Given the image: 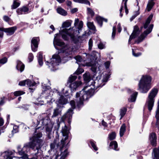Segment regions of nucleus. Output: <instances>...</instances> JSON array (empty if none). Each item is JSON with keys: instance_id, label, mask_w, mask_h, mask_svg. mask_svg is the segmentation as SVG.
<instances>
[{"instance_id": "obj_38", "label": "nucleus", "mask_w": 159, "mask_h": 159, "mask_svg": "<svg viewBox=\"0 0 159 159\" xmlns=\"http://www.w3.org/2000/svg\"><path fill=\"white\" fill-rule=\"evenodd\" d=\"M96 65L95 64H94L92 63H89V66H92L91 69L94 72H95L96 71L97 67L96 66Z\"/></svg>"}, {"instance_id": "obj_36", "label": "nucleus", "mask_w": 159, "mask_h": 159, "mask_svg": "<svg viewBox=\"0 0 159 159\" xmlns=\"http://www.w3.org/2000/svg\"><path fill=\"white\" fill-rule=\"evenodd\" d=\"M71 25L70 23L68 21L64 22L62 24L61 27L62 28H67Z\"/></svg>"}, {"instance_id": "obj_24", "label": "nucleus", "mask_w": 159, "mask_h": 159, "mask_svg": "<svg viewBox=\"0 0 159 159\" xmlns=\"http://www.w3.org/2000/svg\"><path fill=\"white\" fill-rule=\"evenodd\" d=\"M84 80L87 82H89L90 80V75L89 72H86L83 75Z\"/></svg>"}, {"instance_id": "obj_3", "label": "nucleus", "mask_w": 159, "mask_h": 159, "mask_svg": "<svg viewBox=\"0 0 159 159\" xmlns=\"http://www.w3.org/2000/svg\"><path fill=\"white\" fill-rule=\"evenodd\" d=\"M151 77L148 75H143L139 84V89L143 93H146L151 88Z\"/></svg>"}, {"instance_id": "obj_50", "label": "nucleus", "mask_w": 159, "mask_h": 159, "mask_svg": "<svg viewBox=\"0 0 159 159\" xmlns=\"http://www.w3.org/2000/svg\"><path fill=\"white\" fill-rule=\"evenodd\" d=\"M7 61V58L6 57H4L0 60V63L1 64H4L6 63Z\"/></svg>"}, {"instance_id": "obj_17", "label": "nucleus", "mask_w": 159, "mask_h": 159, "mask_svg": "<svg viewBox=\"0 0 159 159\" xmlns=\"http://www.w3.org/2000/svg\"><path fill=\"white\" fill-rule=\"evenodd\" d=\"M25 66L21 61H17V65L16 66V68L18 70H19L20 72H22L24 70Z\"/></svg>"}, {"instance_id": "obj_11", "label": "nucleus", "mask_w": 159, "mask_h": 159, "mask_svg": "<svg viewBox=\"0 0 159 159\" xmlns=\"http://www.w3.org/2000/svg\"><path fill=\"white\" fill-rule=\"evenodd\" d=\"M149 139L151 144L155 146L157 145V136L155 133H152L150 134Z\"/></svg>"}, {"instance_id": "obj_9", "label": "nucleus", "mask_w": 159, "mask_h": 159, "mask_svg": "<svg viewBox=\"0 0 159 159\" xmlns=\"http://www.w3.org/2000/svg\"><path fill=\"white\" fill-rule=\"evenodd\" d=\"M39 39L38 37H34L33 38L31 41V47L32 51L36 52L38 47V42Z\"/></svg>"}, {"instance_id": "obj_56", "label": "nucleus", "mask_w": 159, "mask_h": 159, "mask_svg": "<svg viewBox=\"0 0 159 159\" xmlns=\"http://www.w3.org/2000/svg\"><path fill=\"white\" fill-rule=\"evenodd\" d=\"M26 84V80H23L19 82V85L20 86H25Z\"/></svg>"}, {"instance_id": "obj_29", "label": "nucleus", "mask_w": 159, "mask_h": 159, "mask_svg": "<svg viewBox=\"0 0 159 159\" xmlns=\"http://www.w3.org/2000/svg\"><path fill=\"white\" fill-rule=\"evenodd\" d=\"M88 28L94 31L96 30V28L93 22H88L87 24Z\"/></svg>"}, {"instance_id": "obj_27", "label": "nucleus", "mask_w": 159, "mask_h": 159, "mask_svg": "<svg viewBox=\"0 0 159 159\" xmlns=\"http://www.w3.org/2000/svg\"><path fill=\"white\" fill-rule=\"evenodd\" d=\"M153 0H150L147 5V10L148 11H150L152 8L153 6L154 5V2L153 1Z\"/></svg>"}, {"instance_id": "obj_25", "label": "nucleus", "mask_w": 159, "mask_h": 159, "mask_svg": "<svg viewBox=\"0 0 159 159\" xmlns=\"http://www.w3.org/2000/svg\"><path fill=\"white\" fill-rule=\"evenodd\" d=\"M138 94V93L135 92L131 96L130 98H129L128 101L130 102H133L135 101L137 96Z\"/></svg>"}, {"instance_id": "obj_59", "label": "nucleus", "mask_w": 159, "mask_h": 159, "mask_svg": "<svg viewBox=\"0 0 159 159\" xmlns=\"http://www.w3.org/2000/svg\"><path fill=\"white\" fill-rule=\"evenodd\" d=\"M117 28H118V32L119 33L121 31V30H122V29L121 28V27L120 26V24H118V25H117Z\"/></svg>"}, {"instance_id": "obj_13", "label": "nucleus", "mask_w": 159, "mask_h": 159, "mask_svg": "<svg viewBox=\"0 0 159 159\" xmlns=\"http://www.w3.org/2000/svg\"><path fill=\"white\" fill-rule=\"evenodd\" d=\"M61 106L58 105L57 107L53 109V114L52 116V118L55 117L61 114Z\"/></svg>"}, {"instance_id": "obj_40", "label": "nucleus", "mask_w": 159, "mask_h": 159, "mask_svg": "<svg viewBox=\"0 0 159 159\" xmlns=\"http://www.w3.org/2000/svg\"><path fill=\"white\" fill-rule=\"evenodd\" d=\"M116 133L114 132H113L110 134L109 135V138L110 140H112L114 139L116 137Z\"/></svg>"}, {"instance_id": "obj_2", "label": "nucleus", "mask_w": 159, "mask_h": 159, "mask_svg": "<svg viewBox=\"0 0 159 159\" xmlns=\"http://www.w3.org/2000/svg\"><path fill=\"white\" fill-rule=\"evenodd\" d=\"M42 134L41 133H39L36 134V135L33 136L32 138L33 141L32 142L27 143L25 144V148L26 147H30L33 149L36 147L37 152L35 154L37 155L39 153V151L40 150L41 145L43 141L40 138L42 137Z\"/></svg>"}, {"instance_id": "obj_37", "label": "nucleus", "mask_w": 159, "mask_h": 159, "mask_svg": "<svg viewBox=\"0 0 159 159\" xmlns=\"http://www.w3.org/2000/svg\"><path fill=\"white\" fill-rule=\"evenodd\" d=\"M25 93V92L21 91H16L14 93V94L16 96H19Z\"/></svg>"}, {"instance_id": "obj_62", "label": "nucleus", "mask_w": 159, "mask_h": 159, "mask_svg": "<svg viewBox=\"0 0 159 159\" xmlns=\"http://www.w3.org/2000/svg\"><path fill=\"white\" fill-rule=\"evenodd\" d=\"M5 97H4L1 98V100L0 102V105H2L4 103V102L3 101Z\"/></svg>"}, {"instance_id": "obj_34", "label": "nucleus", "mask_w": 159, "mask_h": 159, "mask_svg": "<svg viewBox=\"0 0 159 159\" xmlns=\"http://www.w3.org/2000/svg\"><path fill=\"white\" fill-rule=\"evenodd\" d=\"M96 20L100 26H102V25L103 18L99 16H97L96 17Z\"/></svg>"}, {"instance_id": "obj_19", "label": "nucleus", "mask_w": 159, "mask_h": 159, "mask_svg": "<svg viewBox=\"0 0 159 159\" xmlns=\"http://www.w3.org/2000/svg\"><path fill=\"white\" fill-rule=\"evenodd\" d=\"M57 11L58 13L62 16H66L67 14L66 11L61 7H58L57 9Z\"/></svg>"}, {"instance_id": "obj_54", "label": "nucleus", "mask_w": 159, "mask_h": 159, "mask_svg": "<svg viewBox=\"0 0 159 159\" xmlns=\"http://www.w3.org/2000/svg\"><path fill=\"white\" fill-rule=\"evenodd\" d=\"M132 53L133 56L135 57H138L141 55V53L140 52H138L137 53H135L133 49L132 50Z\"/></svg>"}, {"instance_id": "obj_20", "label": "nucleus", "mask_w": 159, "mask_h": 159, "mask_svg": "<svg viewBox=\"0 0 159 159\" xmlns=\"http://www.w3.org/2000/svg\"><path fill=\"white\" fill-rule=\"evenodd\" d=\"M153 155H152L153 159H159V147L158 148H154L153 150Z\"/></svg>"}, {"instance_id": "obj_60", "label": "nucleus", "mask_w": 159, "mask_h": 159, "mask_svg": "<svg viewBox=\"0 0 159 159\" xmlns=\"http://www.w3.org/2000/svg\"><path fill=\"white\" fill-rule=\"evenodd\" d=\"M110 65V62L109 61H107L105 63V66L107 68H108Z\"/></svg>"}, {"instance_id": "obj_35", "label": "nucleus", "mask_w": 159, "mask_h": 159, "mask_svg": "<svg viewBox=\"0 0 159 159\" xmlns=\"http://www.w3.org/2000/svg\"><path fill=\"white\" fill-rule=\"evenodd\" d=\"M113 146H114V149L115 150H117L116 148H117L118 146L117 143L116 141H113L110 143V146L112 147Z\"/></svg>"}, {"instance_id": "obj_6", "label": "nucleus", "mask_w": 159, "mask_h": 159, "mask_svg": "<svg viewBox=\"0 0 159 159\" xmlns=\"http://www.w3.org/2000/svg\"><path fill=\"white\" fill-rule=\"evenodd\" d=\"M153 26V25H150L146 31H145L142 34L138 37L137 40L135 41V42L138 43H139L142 42L145 38L146 37L148 34L152 31Z\"/></svg>"}, {"instance_id": "obj_64", "label": "nucleus", "mask_w": 159, "mask_h": 159, "mask_svg": "<svg viewBox=\"0 0 159 159\" xmlns=\"http://www.w3.org/2000/svg\"><path fill=\"white\" fill-rule=\"evenodd\" d=\"M78 11V9L77 8H75L71 10V12L72 13H74Z\"/></svg>"}, {"instance_id": "obj_51", "label": "nucleus", "mask_w": 159, "mask_h": 159, "mask_svg": "<svg viewBox=\"0 0 159 159\" xmlns=\"http://www.w3.org/2000/svg\"><path fill=\"white\" fill-rule=\"evenodd\" d=\"M70 104L72 108L74 109L75 107V102L74 100H71L70 102Z\"/></svg>"}, {"instance_id": "obj_48", "label": "nucleus", "mask_w": 159, "mask_h": 159, "mask_svg": "<svg viewBox=\"0 0 159 159\" xmlns=\"http://www.w3.org/2000/svg\"><path fill=\"white\" fill-rule=\"evenodd\" d=\"M155 117L157 120L156 125L159 128V115H156Z\"/></svg>"}, {"instance_id": "obj_30", "label": "nucleus", "mask_w": 159, "mask_h": 159, "mask_svg": "<svg viewBox=\"0 0 159 159\" xmlns=\"http://www.w3.org/2000/svg\"><path fill=\"white\" fill-rule=\"evenodd\" d=\"M38 62L40 66H41L43 64V56L42 53L40 52H39V53Z\"/></svg>"}, {"instance_id": "obj_8", "label": "nucleus", "mask_w": 159, "mask_h": 159, "mask_svg": "<svg viewBox=\"0 0 159 159\" xmlns=\"http://www.w3.org/2000/svg\"><path fill=\"white\" fill-rule=\"evenodd\" d=\"M61 132L63 136H66V137L64 139H62L61 141L60 144V146H61V149L64 146V145H65L66 143L65 141L68 139V132L67 130V127L66 125H65L64 127H62Z\"/></svg>"}, {"instance_id": "obj_52", "label": "nucleus", "mask_w": 159, "mask_h": 159, "mask_svg": "<svg viewBox=\"0 0 159 159\" xmlns=\"http://www.w3.org/2000/svg\"><path fill=\"white\" fill-rule=\"evenodd\" d=\"M22 157H20L22 159H27L28 158V156L27 154L25 153V151H24V153L22 155Z\"/></svg>"}, {"instance_id": "obj_32", "label": "nucleus", "mask_w": 159, "mask_h": 159, "mask_svg": "<svg viewBox=\"0 0 159 159\" xmlns=\"http://www.w3.org/2000/svg\"><path fill=\"white\" fill-rule=\"evenodd\" d=\"M77 76L71 75L69 78L67 84L68 85L69 83L70 84L72 83L75 80Z\"/></svg>"}, {"instance_id": "obj_15", "label": "nucleus", "mask_w": 159, "mask_h": 159, "mask_svg": "<svg viewBox=\"0 0 159 159\" xmlns=\"http://www.w3.org/2000/svg\"><path fill=\"white\" fill-rule=\"evenodd\" d=\"M29 11V8L26 7H22L18 8L16 10V12L18 15H21Z\"/></svg>"}, {"instance_id": "obj_1", "label": "nucleus", "mask_w": 159, "mask_h": 159, "mask_svg": "<svg viewBox=\"0 0 159 159\" xmlns=\"http://www.w3.org/2000/svg\"><path fill=\"white\" fill-rule=\"evenodd\" d=\"M83 23L82 21H80L79 22V20L78 19H75V21L74 26L78 29V30L77 31L76 30L75 31L73 28L69 29H63L61 32V34H62V38L65 40L68 39L66 35L63 34L64 33L69 36L71 39L74 40L75 37L77 36L79 34V31L81 30L83 27Z\"/></svg>"}, {"instance_id": "obj_63", "label": "nucleus", "mask_w": 159, "mask_h": 159, "mask_svg": "<svg viewBox=\"0 0 159 159\" xmlns=\"http://www.w3.org/2000/svg\"><path fill=\"white\" fill-rule=\"evenodd\" d=\"M4 123V121L3 119L0 118V126H2Z\"/></svg>"}, {"instance_id": "obj_7", "label": "nucleus", "mask_w": 159, "mask_h": 159, "mask_svg": "<svg viewBox=\"0 0 159 159\" xmlns=\"http://www.w3.org/2000/svg\"><path fill=\"white\" fill-rule=\"evenodd\" d=\"M87 87L84 88L81 91L77 93L76 95V97L77 98V102L79 104H81L82 103L83 101L87 98V95L84 90Z\"/></svg>"}, {"instance_id": "obj_26", "label": "nucleus", "mask_w": 159, "mask_h": 159, "mask_svg": "<svg viewBox=\"0 0 159 159\" xmlns=\"http://www.w3.org/2000/svg\"><path fill=\"white\" fill-rule=\"evenodd\" d=\"M125 131V125L123 124L121 126L120 132V137L122 136Z\"/></svg>"}, {"instance_id": "obj_22", "label": "nucleus", "mask_w": 159, "mask_h": 159, "mask_svg": "<svg viewBox=\"0 0 159 159\" xmlns=\"http://www.w3.org/2000/svg\"><path fill=\"white\" fill-rule=\"evenodd\" d=\"M57 102L59 104H64L67 103V100L63 96H61Z\"/></svg>"}, {"instance_id": "obj_16", "label": "nucleus", "mask_w": 159, "mask_h": 159, "mask_svg": "<svg viewBox=\"0 0 159 159\" xmlns=\"http://www.w3.org/2000/svg\"><path fill=\"white\" fill-rule=\"evenodd\" d=\"M25 147V145L24 146L23 148L22 149H21V146L20 145L18 146L17 147V149L18 150L19 153L20 155H22L24 153V151L25 150V152H27L29 151V148H30V147H26L24 149V147Z\"/></svg>"}, {"instance_id": "obj_45", "label": "nucleus", "mask_w": 159, "mask_h": 159, "mask_svg": "<svg viewBox=\"0 0 159 159\" xmlns=\"http://www.w3.org/2000/svg\"><path fill=\"white\" fill-rule=\"evenodd\" d=\"M89 49L91 50L93 46V41L91 39H90L89 42Z\"/></svg>"}, {"instance_id": "obj_31", "label": "nucleus", "mask_w": 159, "mask_h": 159, "mask_svg": "<svg viewBox=\"0 0 159 159\" xmlns=\"http://www.w3.org/2000/svg\"><path fill=\"white\" fill-rule=\"evenodd\" d=\"M75 2H78L81 3H84L90 5V3L88 0H73Z\"/></svg>"}, {"instance_id": "obj_10", "label": "nucleus", "mask_w": 159, "mask_h": 159, "mask_svg": "<svg viewBox=\"0 0 159 159\" xmlns=\"http://www.w3.org/2000/svg\"><path fill=\"white\" fill-rule=\"evenodd\" d=\"M140 33V31L139 30V27L137 25H135L134 28L133 32L131 35L130 36L129 39V42L133 38H135Z\"/></svg>"}, {"instance_id": "obj_44", "label": "nucleus", "mask_w": 159, "mask_h": 159, "mask_svg": "<svg viewBox=\"0 0 159 159\" xmlns=\"http://www.w3.org/2000/svg\"><path fill=\"white\" fill-rule=\"evenodd\" d=\"M3 32H4V28L0 27V37L2 38L3 36Z\"/></svg>"}, {"instance_id": "obj_47", "label": "nucleus", "mask_w": 159, "mask_h": 159, "mask_svg": "<svg viewBox=\"0 0 159 159\" xmlns=\"http://www.w3.org/2000/svg\"><path fill=\"white\" fill-rule=\"evenodd\" d=\"M116 31V27L114 26L112 29V38L114 39L115 37Z\"/></svg>"}, {"instance_id": "obj_42", "label": "nucleus", "mask_w": 159, "mask_h": 159, "mask_svg": "<svg viewBox=\"0 0 159 159\" xmlns=\"http://www.w3.org/2000/svg\"><path fill=\"white\" fill-rule=\"evenodd\" d=\"M84 71V70L83 69L78 68L75 71V73L77 75H79L81 74Z\"/></svg>"}, {"instance_id": "obj_58", "label": "nucleus", "mask_w": 159, "mask_h": 159, "mask_svg": "<svg viewBox=\"0 0 159 159\" xmlns=\"http://www.w3.org/2000/svg\"><path fill=\"white\" fill-rule=\"evenodd\" d=\"M156 115H159V101L158 102V106Z\"/></svg>"}, {"instance_id": "obj_57", "label": "nucleus", "mask_w": 159, "mask_h": 159, "mask_svg": "<svg viewBox=\"0 0 159 159\" xmlns=\"http://www.w3.org/2000/svg\"><path fill=\"white\" fill-rule=\"evenodd\" d=\"M98 48L100 49H102L104 48V45L102 43H100L98 45Z\"/></svg>"}, {"instance_id": "obj_4", "label": "nucleus", "mask_w": 159, "mask_h": 159, "mask_svg": "<svg viewBox=\"0 0 159 159\" xmlns=\"http://www.w3.org/2000/svg\"><path fill=\"white\" fill-rule=\"evenodd\" d=\"M158 91L157 89H152L148 95V105L149 110L150 111L152 109L154 102V98L156 96Z\"/></svg>"}, {"instance_id": "obj_46", "label": "nucleus", "mask_w": 159, "mask_h": 159, "mask_svg": "<svg viewBox=\"0 0 159 159\" xmlns=\"http://www.w3.org/2000/svg\"><path fill=\"white\" fill-rule=\"evenodd\" d=\"M26 83L28 86H34V84L32 83L31 81L29 80H26Z\"/></svg>"}, {"instance_id": "obj_61", "label": "nucleus", "mask_w": 159, "mask_h": 159, "mask_svg": "<svg viewBox=\"0 0 159 159\" xmlns=\"http://www.w3.org/2000/svg\"><path fill=\"white\" fill-rule=\"evenodd\" d=\"M4 20L6 21H8L9 20V18L7 16H5L3 17Z\"/></svg>"}, {"instance_id": "obj_28", "label": "nucleus", "mask_w": 159, "mask_h": 159, "mask_svg": "<svg viewBox=\"0 0 159 159\" xmlns=\"http://www.w3.org/2000/svg\"><path fill=\"white\" fill-rule=\"evenodd\" d=\"M17 0H14L13 4L11 6L12 9H15L18 7L20 5V3L17 2Z\"/></svg>"}, {"instance_id": "obj_55", "label": "nucleus", "mask_w": 159, "mask_h": 159, "mask_svg": "<svg viewBox=\"0 0 159 159\" xmlns=\"http://www.w3.org/2000/svg\"><path fill=\"white\" fill-rule=\"evenodd\" d=\"M90 143L91 144V145L93 147V148L94 150L95 151H97L98 150V148L97 147H96L95 145L94 144V143L92 142L91 141Z\"/></svg>"}, {"instance_id": "obj_5", "label": "nucleus", "mask_w": 159, "mask_h": 159, "mask_svg": "<svg viewBox=\"0 0 159 159\" xmlns=\"http://www.w3.org/2000/svg\"><path fill=\"white\" fill-rule=\"evenodd\" d=\"M51 61L50 62L48 61H47L46 62L50 63L49 65H48L49 67H50V66H49V65H50L53 68L58 65L61 61L59 56L57 54L54 55L52 58L51 59Z\"/></svg>"}, {"instance_id": "obj_41", "label": "nucleus", "mask_w": 159, "mask_h": 159, "mask_svg": "<svg viewBox=\"0 0 159 159\" xmlns=\"http://www.w3.org/2000/svg\"><path fill=\"white\" fill-rule=\"evenodd\" d=\"M126 111V109L125 108H123V109H121L120 115L121 116V118L124 116Z\"/></svg>"}, {"instance_id": "obj_43", "label": "nucleus", "mask_w": 159, "mask_h": 159, "mask_svg": "<svg viewBox=\"0 0 159 159\" xmlns=\"http://www.w3.org/2000/svg\"><path fill=\"white\" fill-rule=\"evenodd\" d=\"M128 0H123L122 2H124V6L125 9V12L126 14H127L128 12V9L127 8L126 3Z\"/></svg>"}, {"instance_id": "obj_14", "label": "nucleus", "mask_w": 159, "mask_h": 159, "mask_svg": "<svg viewBox=\"0 0 159 159\" xmlns=\"http://www.w3.org/2000/svg\"><path fill=\"white\" fill-rule=\"evenodd\" d=\"M17 29L16 26H13L10 28H4V32L7 33L9 35L13 34Z\"/></svg>"}, {"instance_id": "obj_33", "label": "nucleus", "mask_w": 159, "mask_h": 159, "mask_svg": "<svg viewBox=\"0 0 159 159\" xmlns=\"http://www.w3.org/2000/svg\"><path fill=\"white\" fill-rule=\"evenodd\" d=\"M54 42L58 46H61L64 45L65 43H64L56 39V37H55L54 39Z\"/></svg>"}, {"instance_id": "obj_49", "label": "nucleus", "mask_w": 159, "mask_h": 159, "mask_svg": "<svg viewBox=\"0 0 159 159\" xmlns=\"http://www.w3.org/2000/svg\"><path fill=\"white\" fill-rule=\"evenodd\" d=\"M88 13L90 14L91 16H93L94 15V12L90 8H88Z\"/></svg>"}, {"instance_id": "obj_53", "label": "nucleus", "mask_w": 159, "mask_h": 159, "mask_svg": "<svg viewBox=\"0 0 159 159\" xmlns=\"http://www.w3.org/2000/svg\"><path fill=\"white\" fill-rule=\"evenodd\" d=\"M34 56L33 54L31 53H30L29 54L28 57V59L29 60V61L31 62L32 61L33 59Z\"/></svg>"}, {"instance_id": "obj_18", "label": "nucleus", "mask_w": 159, "mask_h": 159, "mask_svg": "<svg viewBox=\"0 0 159 159\" xmlns=\"http://www.w3.org/2000/svg\"><path fill=\"white\" fill-rule=\"evenodd\" d=\"M4 153L5 154L6 156L5 157L6 158V159H12L13 158H14L16 159H19L18 157H12L11 156L13 153L11 151H6L4 152Z\"/></svg>"}, {"instance_id": "obj_39", "label": "nucleus", "mask_w": 159, "mask_h": 159, "mask_svg": "<svg viewBox=\"0 0 159 159\" xmlns=\"http://www.w3.org/2000/svg\"><path fill=\"white\" fill-rule=\"evenodd\" d=\"M73 109H69L66 114V116L67 117H69V118L71 117L72 116L73 114Z\"/></svg>"}, {"instance_id": "obj_12", "label": "nucleus", "mask_w": 159, "mask_h": 159, "mask_svg": "<svg viewBox=\"0 0 159 159\" xmlns=\"http://www.w3.org/2000/svg\"><path fill=\"white\" fill-rule=\"evenodd\" d=\"M82 82L80 81H76L73 83L69 84V86L71 90H75L76 89L82 84Z\"/></svg>"}, {"instance_id": "obj_21", "label": "nucleus", "mask_w": 159, "mask_h": 159, "mask_svg": "<svg viewBox=\"0 0 159 159\" xmlns=\"http://www.w3.org/2000/svg\"><path fill=\"white\" fill-rule=\"evenodd\" d=\"M57 140L56 139H55L54 140L53 142L51 144L50 146L51 148L52 149H54L55 146V145H56L57 147H59L60 148V150L61 151L62 150V149L65 146V145L61 149V146H60L61 143H59V144H57Z\"/></svg>"}, {"instance_id": "obj_23", "label": "nucleus", "mask_w": 159, "mask_h": 159, "mask_svg": "<svg viewBox=\"0 0 159 159\" xmlns=\"http://www.w3.org/2000/svg\"><path fill=\"white\" fill-rule=\"evenodd\" d=\"M153 17L152 14L150 15L147 20L146 22L144 25V27L146 29L147 28Z\"/></svg>"}]
</instances>
